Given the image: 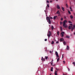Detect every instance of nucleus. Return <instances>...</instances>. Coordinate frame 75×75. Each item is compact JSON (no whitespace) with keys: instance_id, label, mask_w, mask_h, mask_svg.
<instances>
[{"instance_id":"obj_1","label":"nucleus","mask_w":75,"mask_h":75,"mask_svg":"<svg viewBox=\"0 0 75 75\" xmlns=\"http://www.w3.org/2000/svg\"><path fill=\"white\" fill-rule=\"evenodd\" d=\"M67 23V21L65 20L63 22V26L65 28H67L68 27V25H66V23Z\"/></svg>"},{"instance_id":"obj_2","label":"nucleus","mask_w":75,"mask_h":75,"mask_svg":"<svg viewBox=\"0 0 75 75\" xmlns=\"http://www.w3.org/2000/svg\"><path fill=\"white\" fill-rule=\"evenodd\" d=\"M47 35V36H48V38H50V36H51V32H50V31H49V34Z\"/></svg>"},{"instance_id":"obj_3","label":"nucleus","mask_w":75,"mask_h":75,"mask_svg":"<svg viewBox=\"0 0 75 75\" xmlns=\"http://www.w3.org/2000/svg\"><path fill=\"white\" fill-rule=\"evenodd\" d=\"M46 20L47 21H50V18L49 17L47 16L46 17Z\"/></svg>"},{"instance_id":"obj_4","label":"nucleus","mask_w":75,"mask_h":75,"mask_svg":"<svg viewBox=\"0 0 75 75\" xmlns=\"http://www.w3.org/2000/svg\"><path fill=\"white\" fill-rule=\"evenodd\" d=\"M65 33V32H62L61 33V34L62 35V37L63 36H64V34Z\"/></svg>"},{"instance_id":"obj_5","label":"nucleus","mask_w":75,"mask_h":75,"mask_svg":"<svg viewBox=\"0 0 75 75\" xmlns=\"http://www.w3.org/2000/svg\"><path fill=\"white\" fill-rule=\"evenodd\" d=\"M64 41V38H61L60 39V42H62V41Z\"/></svg>"},{"instance_id":"obj_6","label":"nucleus","mask_w":75,"mask_h":75,"mask_svg":"<svg viewBox=\"0 0 75 75\" xmlns=\"http://www.w3.org/2000/svg\"><path fill=\"white\" fill-rule=\"evenodd\" d=\"M55 54L56 56H57V57L58 58V57H59V55H58V52H55Z\"/></svg>"},{"instance_id":"obj_7","label":"nucleus","mask_w":75,"mask_h":75,"mask_svg":"<svg viewBox=\"0 0 75 75\" xmlns=\"http://www.w3.org/2000/svg\"><path fill=\"white\" fill-rule=\"evenodd\" d=\"M41 60L43 61H45V58H43V57H42Z\"/></svg>"},{"instance_id":"obj_8","label":"nucleus","mask_w":75,"mask_h":75,"mask_svg":"<svg viewBox=\"0 0 75 75\" xmlns=\"http://www.w3.org/2000/svg\"><path fill=\"white\" fill-rule=\"evenodd\" d=\"M57 7L58 9H59L60 8V7H59V6L58 5H57Z\"/></svg>"},{"instance_id":"obj_9","label":"nucleus","mask_w":75,"mask_h":75,"mask_svg":"<svg viewBox=\"0 0 75 75\" xmlns=\"http://www.w3.org/2000/svg\"><path fill=\"white\" fill-rule=\"evenodd\" d=\"M54 75H57V71L55 70L54 72Z\"/></svg>"},{"instance_id":"obj_10","label":"nucleus","mask_w":75,"mask_h":75,"mask_svg":"<svg viewBox=\"0 0 75 75\" xmlns=\"http://www.w3.org/2000/svg\"><path fill=\"white\" fill-rule=\"evenodd\" d=\"M57 14H58L59 15L60 14V12H59V11H58L57 12Z\"/></svg>"},{"instance_id":"obj_11","label":"nucleus","mask_w":75,"mask_h":75,"mask_svg":"<svg viewBox=\"0 0 75 75\" xmlns=\"http://www.w3.org/2000/svg\"><path fill=\"white\" fill-rule=\"evenodd\" d=\"M63 44L64 45H67V43H66V42H65V41H64L63 42Z\"/></svg>"},{"instance_id":"obj_12","label":"nucleus","mask_w":75,"mask_h":75,"mask_svg":"<svg viewBox=\"0 0 75 75\" xmlns=\"http://www.w3.org/2000/svg\"><path fill=\"white\" fill-rule=\"evenodd\" d=\"M57 17V16H54L53 18V20H55Z\"/></svg>"},{"instance_id":"obj_13","label":"nucleus","mask_w":75,"mask_h":75,"mask_svg":"<svg viewBox=\"0 0 75 75\" xmlns=\"http://www.w3.org/2000/svg\"><path fill=\"white\" fill-rule=\"evenodd\" d=\"M46 8H48L50 7V6H49V4H48L46 6Z\"/></svg>"},{"instance_id":"obj_14","label":"nucleus","mask_w":75,"mask_h":75,"mask_svg":"<svg viewBox=\"0 0 75 75\" xmlns=\"http://www.w3.org/2000/svg\"><path fill=\"white\" fill-rule=\"evenodd\" d=\"M47 22H49V24H51V20H50V21H47Z\"/></svg>"},{"instance_id":"obj_15","label":"nucleus","mask_w":75,"mask_h":75,"mask_svg":"<svg viewBox=\"0 0 75 75\" xmlns=\"http://www.w3.org/2000/svg\"><path fill=\"white\" fill-rule=\"evenodd\" d=\"M51 27H52V30H54V26H53L52 25L51 26Z\"/></svg>"},{"instance_id":"obj_16","label":"nucleus","mask_w":75,"mask_h":75,"mask_svg":"<svg viewBox=\"0 0 75 75\" xmlns=\"http://www.w3.org/2000/svg\"><path fill=\"white\" fill-rule=\"evenodd\" d=\"M69 46L67 45V50H69Z\"/></svg>"},{"instance_id":"obj_17","label":"nucleus","mask_w":75,"mask_h":75,"mask_svg":"<svg viewBox=\"0 0 75 75\" xmlns=\"http://www.w3.org/2000/svg\"><path fill=\"white\" fill-rule=\"evenodd\" d=\"M50 71H52H52H53V68L52 67L51 68Z\"/></svg>"},{"instance_id":"obj_18","label":"nucleus","mask_w":75,"mask_h":75,"mask_svg":"<svg viewBox=\"0 0 75 75\" xmlns=\"http://www.w3.org/2000/svg\"><path fill=\"white\" fill-rule=\"evenodd\" d=\"M68 29H69V30H71V26H69L68 27Z\"/></svg>"},{"instance_id":"obj_19","label":"nucleus","mask_w":75,"mask_h":75,"mask_svg":"<svg viewBox=\"0 0 75 75\" xmlns=\"http://www.w3.org/2000/svg\"><path fill=\"white\" fill-rule=\"evenodd\" d=\"M62 8L63 11H65V10L64 9V8H63V7H62Z\"/></svg>"},{"instance_id":"obj_20","label":"nucleus","mask_w":75,"mask_h":75,"mask_svg":"<svg viewBox=\"0 0 75 75\" xmlns=\"http://www.w3.org/2000/svg\"><path fill=\"white\" fill-rule=\"evenodd\" d=\"M70 37L69 36H66V38H69Z\"/></svg>"},{"instance_id":"obj_21","label":"nucleus","mask_w":75,"mask_h":75,"mask_svg":"<svg viewBox=\"0 0 75 75\" xmlns=\"http://www.w3.org/2000/svg\"><path fill=\"white\" fill-rule=\"evenodd\" d=\"M74 18V17H73V16H72V15L70 16L71 18V19H72V18Z\"/></svg>"},{"instance_id":"obj_22","label":"nucleus","mask_w":75,"mask_h":75,"mask_svg":"<svg viewBox=\"0 0 75 75\" xmlns=\"http://www.w3.org/2000/svg\"><path fill=\"white\" fill-rule=\"evenodd\" d=\"M51 44H54V41H52L51 42Z\"/></svg>"},{"instance_id":"obj_23","label":"nucleus","mask_w":75,"mask_h":75,"mask_svg":"<svg viewBox=\"0 0 75 75\" xmlns=\"http://www.w3.org/2000/svg\"><path fill=\"white\" fill-rule=\"evenodd\" d=\"M59 60V57H58V58H57V62H58Z\"/></svg>"},{"instance_id":"obj_24","label":"nucleus","mask_w":75,"mask_h":75,"mask_svg":"<svg viewBox=\"0 0 75 75\" xmlns=\"http://www.w3.org/2000/svg\"><path fill=\"white\" fill-rule=\"evenodd\" d=\"M73 28H72V26H71V31H72V32L73 31Z\"/></svg>"},{"instance_id":"obj_25","label":"nucleus","mask_w":75,"mask_h":75,"mask_svg":"<svg viewBox=\"0 0 75 75\" xmlns=\"http://www.w3.org/2000/svg\"><path fill=\"white\" fill-rule=\"evenodd\" d=\"M63 23L62 22H60V25H62V23Z\"/></svg>"},{"instance_id":"obj_26","label":"nucleus","mask_w":75,"mask_h":75,"mask_svg":"<svg viewBox=\"0 0 75 75\" xmlns=\"http://www.w3.org/2000/svg\"><path fill=\"white\" fill-rule=\"evenodd\" d=\"M49 18H50L51 19H53V18H52V17H51V16H49Z\"/></svg>"},{"instance_id":"obj_27","label":"nucleus","mask_w":75,"mask_h":75,"mask_svg":"<svg viewBox=\"0 0 75 75\" xmlns=\"http://www.w3.org/2000/svg\"><path fill=\"white\" fill-rule=\"evenodd\" d=\"M60 30L61 31H62V28L61 27H60Z\"/></svg>"},{"instance_id":"obj_28","label":"nucleus","mask_w":75,"mask_h":75,"mask_svg":"<svg viewBox=\"0 0 75 75\" xmlns=\"http://www.w3.org/2000/svg\"><path fill=\"white\" fill-rule=\"evenodd\" d=\"M45 58L46 59H48V57L45 56Z\"/></svg>"},{"instance_id":"obj_29","label":"nucleus","mask_w":75,"mask_h":75,"mask_svg":"<svg viewBox=\"0 0 75 75\" xmlns=\"http://www.w3.org/2000/svg\"><path fill=\"white\" fill-rule=\"evenodd\" d=\"M70 25H71V27H72V26H73V25L72 24H70Z\"/></svg>"},{"instance_id":"obj_30","label":"nucleus","mask_w":75,"mask_h":75,"mask_svg":"<svg viewBox=\"0 0 75 75\" xmlns=\"http://www.w3.org/2000/svg\"><path fill=\"white\" fill-rule=\"evenodd\" d=\"M73 64L74 65V66H75V62H73Z\"/></svg>"},{"instance_id":"obj_31","label":"nucleus","mask_w":75,"mask_h":75,"mask_svg":"<svg viewBox=\"0 0 75 75\" xmlns=\"http://www.w3.org/2000/svg\"><path fill=\"white\" fill-rule=\"evenodd\" d=\"M59 32H57V34H58V35H59Z\"/></svg>"},{"instance_id":"obj_32","label":"nucleus","mask_w":75,"mask_h":75,"mask_svg":"<svg viewBox=\"0 0 75 75\" xmlns=\"http://www.w3.org/2000/svg\"><path fill=\"white\" fill-rule=\"evenodd\" d=\"M68 13L69 14H71V12H70L69 11H68Z\"/></svg>"},{"instance_id":"obj_33","label":"nucleus","mask_w":75,"mask_h":75,"mask_svg":"<svg viewBox=\"0 0 75 75\" xmlns=\"http://www.w3.org/2000/svg\"><path fill=\"white\" fill-rule=\"evenodd\" d=\"M68 22H69V23H72V22H71V21H68Z\"/></svg>"},{"instance_id":"obj_34","label":"nucleus","mask_w":75,"mask_h":75,"mask_svg":"<svg viewBox=\"0 0 75 75\" xmlns=\"http://www.w3.org/2000/svg\"><path fill=\"white\" fill-rule=\"evenodd\" d=\"M58 43H59V42L58 41H57L56 42V44H58Z\"/></svg>"},{"instance_id":"obj_35","label":"nucleus","mask_w":75,"mask_h":75,"mask_svg":"<svg viewBox=\"0 0 75 75\" xmlns=\"http://www.w3.org/2000/svg\"><path fill=\"white\" fill-rule=\"evenodd\" d=\"M49 1H48V0L47 1V3H49Z\"/></svg>"},{"instance_id":"obj_36","label":"nucleus","mask_w":75,"mask_h":75,"mask_svg":"<svg viewBox=\"0 0 75 75\" xmlns=\"http://www.w3.org/2000/svg\"><path fill=\"white\" fill-rule=\"evenodd\" d=\"M47 39H45V41H47Z\"/></svg>"},{"instance_id":"obj_37","label":"nucleus","mask_w":75,"mask_h":75,"mask_svg":"<svg viewBox=\"0 0 75 75\" xmlns=\"http://www.w3.org/2000/svg\"><path fill=\"white\" fill-rule=\"evenodd\" d=\"M63 64H65V61H63Z\"/></svg>"},{"instance_id":"obj_38","label":"nucleus","mask_w":75,"mask_h":75,"mask_svg":"<svg viewBox=\"0 0 75 75\" xmlns=\"http://www.w3.org/2000/svg\"><path fill=\"white\" fill-rule=\"evenodd\" d=\"M61 21H62V20H63V18H61Z\"/></svg>"},{"instance_id":"obj_39","label":"nucleus","mask_w":75,"mask_h":75,"mask_svg":"<svg viewBox=\"0 0 75 75\" xmlns=\"http://www.w3.org/2000/svg\"><path fill=\"white\" fill-rule=\"evenodd\" d=\"M72 28H73V30H75V28H74V27H72Z\"/></svg>"},{"instance_id":"obj_40","label":"nucleus","mask_w":75,"mask_h":75,"mask_svg":"<svg viewBox=\"0 0 75 75\" xmlns=\"http://www.w3.org/2000/svg\"><path fill=\"white\" fill-rule=\"evenodd\" d=\"M66 7H68V4H66Z\"/></svg>"},{"instance_id":"obj_41","label":"nucleus","mask_w":75,"mask_h":75,"mask_svg":"<svg viewBox=\"0 0 75 75\" xmlns=\"http://www.w3.org/2000/svg\"><path fill=\"white\" fill-rule=\"evenodd\" d=\"M56 69H57V71H59V69H57V68Z\"/></svg>"},{"instance_id":"obj_42","label":"nucleus","mask_w":75,"mask_h":75,"mask_svg":"<svg viewBox=\"0 0 75 75\" xmlns=\"http://www.w3.org/2000/svg\"><path fill=\"white\" fill-rule=\"evenodd\" d=\"M73 27H74V28H75V25H73Z\"/></svg>"},{"instance_id":"obj_43","label":"nucleus","mask_w":75,"mask_h":75,"mask_svg":"<svg viewBox=\"0 0 75 75\" xmlns=\"http://www.w3.org/2000/svg\"><path fill=\"white\" fill-rule=\"evenodd\" d=\"M70 10H72V8H71V7H70Z\"/></svg>"},{"instance_id":"obj_44","label":"nucleus","mask_w":75,"mask_h":75,"mask_svg":"<svg viewBox=\"0 0 75 75\" xmlns=\"http://www.w3.org/2000/svg\"><path fill=\"white\" fill-rule=\"evenodd\" d=\"M50 2H51V3H52V1H50Z\"/></svg>"},{"instance_id":"obj_45","label":"nucleus","mask_w":75,"mask_h":75,"mask_svg":"<svg viewBox=\"0 0 75 75\" xmlns=\"http://www.w3.org/2000/svg\"><path fill=\"white\" fill-rule=\"evenodd\" d=\"M74 35H75V32L74 33Z\"/></svg>"},{"instance_id":"obj_46","label":"nucleus","mask_w":75,"mask_h":75,"mask_svg":"<svg viewBox=\"0 0 75 75\" xmlns=\"http://www.w3.org/2000/svg\"><path fill=\"white\" fill-rule=\"evenodd\" d=\"M50 53H51L52 52H51V51H50Z\"/></svg>"},{"instance_id":"obj_47","label":"nucleus","mask_w":75,"mask_h":75,"mask_svg":"<svg viewBox=\"0 0 75 75\" xmlns=\"http://www.w3.org/2000/svg\"><path fill=\"white\" fill-rule=\"evenodd\" d=\"M69 71V69L68 68Z\"/></svg>"},{"instance_id":"obj_48","label":"nucleus","mask_w":75,"mask_h":75,"mask_svg":"<svg viewBox=\"0 0 75 75\" xmlns=\"http://www.w3.org/2000/svg\"><path fill=\"white\" fill-rule=\"evenodd\" d=\"M70 11H72V9H71H71Z\"/></svg>"},{"instance_id":"obj_49","label":"nucleus","mask_w":75,"mask_h":75,"mask_svg":"<svg viewBox=\"0 0 75 75\" xmlns=\"http://www.w3.org/2000/svg\"><path fill=\"white\" fill-rule=\"evenodd\" d=\"M62 58H63V57H64L63 56V55H62Z\"/></svg>"},{"instance_id":"obj_50","label":"nucleus","mask_w":75,"mask_h":75,"mask_svg":"<svg viewBox=\"0 0 75 75\" xmlns=\"http://www.w3.org/2000/svg\"><path fill=\"white\" fill-rule=\"evenodd\" d=\"M45 12H46V11L45 10Z\"/></svg>"},{"instance_id":"obj_51","label":"nucleus","mask_w":75,"mask_h":75,"mask_svg":"<svg viewBox=\"0 0 75 75\" xmlns=\"http://www.w3.org/2000/svg\"><path fill=\"white\" fill-rule=\"evenodd\" d=\"M46 14H47V12H46Z\"/></svg>"},{"instance_id":"obj_52","label":"nucleus","mask_w":75,"mask_h":75,"mask_svg":"<svg viewBox=\"0 0 75 75\" xmlns=\"http://www.w3.org/2000/svg\"><path fill=\"white\" fill-rule=\"evenodd\" d=\"M51 64H52V63H51Z\"/></svg>"},{"instance_id":"obj_53","label":"nucleus","mask_w":75,"mask_h":75,"mask_svg":"<svg viewBox=\"0 0 75 75\" xmlns=\"http://www.w3.org/2000/svg\"><path fill=\"white\" fill-rule=\"evenodd\" d=\"M51 64H52V63H51Z\"/></svg>"},{"instance_id":"obj_54","label":"nucleus","mask_w":75,"mask_h":75,"mask_svg":"<svg viewBox=\"0 0 75 75\" xmlns=\"http://www.w3.org/2000/svg\"><path fill=\"white\" fill-rule=\"evenodd\" d=\"M50 75H51V74H50Z\"/></svg>"},{"instance_id":"obj_55","label":"nucleus","mask_w":75,"mask_h":75,"mask_svg":"<svg viewBox=\"0 0 75 75\" xmlns=\"http://www.w3.org/2000/svg\"><path fill=\"white\" fill-rule=\"evenodd\" d=\"M56 0V1H58V0Z\"/></svg>"},{"instance_id":"obj_56","label":"nucleus","mask_w":75,"mask_h":75,"mask_svg":"<svg viewBox=\"0 0 75 75\" xmlns=\"http://www.w3.org/2000/svg\"><path fill=\"white\" fill-rule=\"evenodd\" d=\"M70 4H71V2H70Z\"/></svg>"}]
</instances>
